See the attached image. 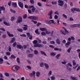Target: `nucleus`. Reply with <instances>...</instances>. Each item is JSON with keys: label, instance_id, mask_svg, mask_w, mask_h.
<instances>
[{"label": "nucleus", "instance_id": "1", "mask_svg": "<svg viewBox=\"0 0 80 80\" xmlns=\"http://www.w3.org/2000/svg\"><path fill=\"white\" fill-rule=\"evenodd\" d=\"M28 18L31 20H37V19L38 18V17L33 16H29L28 17Z\"/></svg>", "mask_w": 80, "mask_h": 80}, {"label": "nucleus", "instance_id": "2", "mask_svg": "<svg viewBox=\"0 0 80 80\" xmlns=\"http://www.w3.org/2000/svg\"><path fill=\"white\" fill-rule=\"evenodd\" d=\"M19 68L18 66H14L12 68V70H13V71L17 72Z\"/></svg>", "mask_w": 80, "mask_h": 80}, {"label": "nucleus", "instance_id": "3", "mask_svg": "<svg viewBox=\"0 0 80 80\" xmlns=\"http://www.w3.org/2000/svg\"><path fill=\"white\" fill-rule=\"evenodd\" d=\"M58 5L60 6L61 7H63L64 4L63 1L61 0H59L58 1Z\"/></svg>", "mask_w": 80, "mask_h": 80}, {"label": "nucleus", "instance_id": "4", "mask_svg": "<svg viewBox=\"0 0 80 80\" xmlns=\"http://www.w3.org/2000/svg\"><path fill=\"white\" fill-rule=\"evenodd\" d=\"M34 47H38L39 48H41L43 47V45L42 44H39V43H37L36 44H35L34 46Z\"/></svg>", "mask_w": 80, "mask_h": 80}, {"label": "nucleus", "instance_id": "5", "mask_svg": "<svg viewBox=\"0 0 80 80\" xmlns=\"http://www.w3.org/2000/svg\"><path fill=\"white\" fill-rule=\"evenodd\" d=\"M35 72L34 71H32V73H31L29 74V75L31 77H33V78H35Z\"/></svg>", "mask_w": 80, "mask_h": 80}, {"label": "nucleus", "instance_id": "6", "mask_svg": "<svg viewBox=\"0 0 80 80\" xmlns=\"http://www.w3.org/2000/svg\"><path fill=\"white\" fill-rule=\"evenodd\" d=\"M52 12V10H51L50 12H49V13L48 14V16H49V19H52V14H53Z\"/></svg>", "mask_w": 80, "mask_h": 80}, {"label": "nucleus", "instance_id": "7", "mask_svg": "<svg viewBox=\"0 0 80 80\" xmlns=\"http://www.w3.org/2000/svg\"><path fill=\"white\" fill-rule=\"evenodd\" d=\"M22 22V18L21 17H19L18 18V19H17L16 23H21Z\"/></svg>", "mask_w": 80, "mask_h": 80}, {"label": "nucleus", "instance_id": "8", "mask_svg": "<svg viewBox=\"0 0 80 80\" xmlns=\"http://www.w3.org/2000/svg\"><path fill=\"white\" fill-rule=\"evenodd\" d=\"M19 6L21 8H23V4L20 2H18Z\"/></svg>", "mask_w": 80, "mask_h": 80}, {"label": "nucleus", "instance_id": "9", "mask_svg": "<svg viewBox=\"0 0 80 80\" xmlns=\"http://www.w3.org/2000/svg\"><path fill=\"white\" fill-rule=\"evenodd\" d=\"M5 10V7L2 6H0V14H1L2 13V12H1V11H2V10L4 11Z\"/></svg>", "mask_w": 80, "mask_h": 80}, {"label": "nucleus", "instance_id": "10", "mask_svg": "<svg viewBox=\"0 0 80 80\" xmlns=\"http://www.w3.org/2000/svg\"><path fill=\"white\" fill-rule=\"evenodd\" d=\"M17 48L18 49H19L20 50V49H22L23 48V46H22V45H18L17 46Z\"/></svg>", "mask_w": 80, "mask_h": 80}, {"label": "nucleus", "instance_id": "11", "mask_svg": "<svg viewBox=\"0 0 80 80\" xmlns=\"http://www.w3.org/2000/svg\"><path fill=\"white\" fill-rule=\"evenodd\" d=\"M27 35H28V37H29V39H30V40H32V36L30 35V34L28 32L27 33Z\"/></svg>", "mask_w": 80, "mask_h": 80}, {"label": "nucleus", "instance_id": "12", "mask_svg": "<svg viewBox=\"0 0 80 80\" xmlns=\"http://www.w3.org/2000/svg\"><path fill=\"white\" fill-rule=\"evenodd\" d=\"M12 6L14 8L17 7V2H12Z\"/></svg>", "mask_w": 80, "mask_h": 80}, {"label": "nucleus", "instance_id": "13", "mask_svg": "<svg viewBox=\"0 0 80 80\" xmlns=\"http://www.w3.org/2000/svg\"><path fill=\"white\" fill-rule=\"evenodd\" d=\"M70 78L71 80H78V78H77V77H73L72 76H71Z\"/></svg>", "mask_w": 80, "mask_h": 80}, {"label": "nucleus", "instance_id": "14", "mask_svg": "<svg viewBox=\"0 0 80 80\" xmlns=\"http://www.w3.org/2000/svg\"><path fill=\"white\" fill-rule=\"evenodd\" d=\"M71 43L70 42L68 41L67 43L65 44L66 47H68L69 46H70V44Z\"/></svg>", "mask_w": 80, "mask_h": 80}, {"label": "nucleus", "instance_id": "15", "mask_svg": "<svg viewBox=\"0 0 80 80\" xmlns=\"http://www.w3.org/2000/svg\"><path fill=\"white\" fill-rule=\"evenodd\" d=\"M23 26L24 27L23 28V30H27L28 29V26H27V25H24Z\"/></svg>", "mask_w": 80, "mask_h": 80}, {"label": "nucleus", "instance_id": "16", "mask_svg": "<svg viewBox=\"0 0 80 80\" xmlns=\"http://www.w3.org/2000/svg\"><path fill=\"white\" fill-rule=\"evenodd\" d=\"M40 30L41 31H42L43 32H45V31H46L47 29L46 28H39Z\"/></svg>", "mask_w": 80, "mask_h": 80}, {"label": "nucleus", "instance_id": "17", "mask_svg": "<svg viewBox=\"0 0 80 80\" xmlns=\"http://www.w3.org/2000/svg\"><path fill=\"white\" fill-rule=\"evenodd\" d=\"M56 52H51L50 53V55H51L52 57H54L56 55Z\"/></svg>", "mask_w": 80, "mask_h": 80}, {"label": "nucleus", "instance_id": "18", "mask_svg": "<svg viewBox=\"0 0 80 80\" xmlns=\"http://www.w3.org/2000/svg\"><path fill=\"white\" fill-rule=\"evenodd\" d=\"M15 38H13L12 39V40L10 42V43H13L14 42H15Z\"/></svg>", "mask_w": 80, "mask_h": 80}, {"label": "nucleus", "instance_id": "19", "mask_svg": "<svg viewBox=\"0 0 80 80\" xmlns=\"http://www.w3.org/2000/svg\"><path fill=\"white\" fill-rule=\"evenodd\" d=\"M40 52L42 55H44V56H47V54H46V53H45V52H44V51H40Z\"/></svg>", "mask_w": 80, "mask_h": 80}, {"label": "nucleus", "instance_id": "20", "mask_svg": "<svg viewBox=\"0 0 80 80\" xmlns=\"http://www.w3.org/2000/svg\"><path fill=\"white\" fill-rule=\"evenodd\" d=\"M56 43L58 45L60 44V39H57L56 41Z\"/></svg>", "mask_w": 80, "mask_h": 80}, {"label": "nucleus", "instance_id": "21", "mask_svg": "<svg viewBox=\"0 0 80 80\" xmlns=\"http://www.w3.org/2000/svg\"><path fill=\"white\" fill-rule=\"evenodd\" d=\"M44 65L46 68H47V69H48L49 68V66H48V65L46 63H44Z\"/></svg>", "mask_w": 80, "mask_h": 80}, {"label": "nucleus", "instance_id": "22", "mask_svg": "<svg viewBox=\"0 0 80 80\" xmlns=\"http://www.w3.org/2000/svg\"><path fill=\"white\" fill-rule=\"evenodd\" d=\"M3 23L4 24V25H7V26H9V25H10L9 23H7V22H6L5 21H4Z\"/></svg>", "mask_w": 80, "mask_h": 80}, {"label": "nucleus", "instance_id": "23", "mask_svg": "<svg viewBox=\"0 0 80 80\" xmlns=\"http://www.w3.org/2000/svg\"><path fill=\"white\" fill-rule=\"evenodd\" d=\"M34 53L35 55H38V52L36 50H34Z\"/></svg>", "mask_w": 80, "mask_h": 80}, {"label": "nucleus", "instance_id": "24", "mask_svg": "<svg viewBox=\"0 0 80 80\" xmlns=\"http://www.w3.org/2000/svg\"><path fill=\"white\" fill-rule=\"evenodd\" d=\"M36 76L38 77H40V72H38L36 73Z\"/></svg>", "mask_w": 80, "mask_h": 80}, {"label": "nucleus", "instance_id": "25", "mask_svg": "<svg viewBox=\"0 0 80 80\" xmlns=\"http://www.w3.org/2000/svg\"><path fill=\"white\" fill-rule=\"evenodd\" d=\"M60 56H61V54H57L56 56V58L57 59H58L59 58V57H60Z\"/></svg>", "mask_w": 80, "mask_h": 80}, {"label": "nucleus", "instance_id": "26", "mask_svg": "<svg viewBox=\"0 0 80 80\" xmlns=\"http://www.w3.org/2000/svg\"><path fill=\"white\" fill-rule=\"evenodd\" d=\"M10 58H11V59H12V58H16V57L14 55H12L11 56Z\"/></svg>", "mask_w": 80, "mask_h": 80}, {"label": "nucleus", "instance_id": "27", "mask_svg": "<svg viewBox=\"0 0 80 80\" xmlns=\"http://www.w3.org/2000/svg\"><path fill=\"white\" fill-rule=\"evenodd\" d=\"M3 59L2 58H0V64H2L3 63Z\"/></svg>", "mask_w": 80, "mask_h": 80}, {"label": "nucleus", "instance_id": "28", "mask_svg": "<svg viewBox=\"0 0 80 80\" xmlns=\"http://www.w3.org/2000/svg\"><path fill=\"white\" fill-rule=\"evenodd\" d=\"M49 22H51L52 23H53V24H54V25H55V24H56V22H55L54 20H49Z\"/></svg>", "mask_w": 80, "mask_h": 80}, {"label": "nucleus", "instance_id": "29", "mask_svg": "<svg viewBox=\"0 0 80 80\" xmlns=\"http://www.w3.org/2000/svg\"><path fill=\"white\" fill-rule=\"evenodd\" d=\"M72 62L73 63V66H75L76 65V62H75V60H72Z\"/></svg>", "mask_w": 80, "mask_h": 80}, {"label": "nucleus", "instance_id": "30", "mask_svg": "<svg viewBox=\"0 0 80 80\" xmlns=\"http://www.w3.org/2000/svg\"><path fill=\"white\" fill-rule=\"evenodd\" d=\"M71 50H72V48H70L67 50V52L68 53H70V51H71Z\"/></svg>", "mask_w": 80, "mask_h": 80}, {"label": "nucleus", "instance_id": "31", "mask_svg": "<svg viewBox=\"0 0 80 80\" xmlns=\"http://www.w3.org/2000/svg\"><path fill=\"white\" fill-rule=\"evenodd\" d=\"M35 33H37L38 35H39L40 34V33L38 32V29H36L35 31Z\"/></svg>", "mask_w": 80, "mask_h": 80}, {"label": "nucleus", "instance_id": "32", "mask_svg": "<svg viewBox=\"0 0 80 80\" xmlns=\"http://www.w3.org/2000/svg\"><path fill=\"white\" fill-rule=\"evenodd\" d=\"M41 34L42 35L44 36L45 35H46V33L45 32H42L41 33Z\"/></svg>", "mask_w": 80, "mask_h": 80}, {"label": "nucleus", "instance_id": "33", "mask_svg": "<svg viewBox=\"0 0 80 80\" xmlns=\"http://www.w3.org/2000/svg\"><path fill=\"white\" fill-rule=\"evenodd\" d=\"M17 30L20 32H23V30L22 29L18 28Z\"/></svg>", "mask_w": 80, "mask_h": 80}, {"label": "nucleus", "instance_id": "34", "mask_svg": "<svg viewBox=\"0 0 80 80\" xmlns=\"http://www.w3.org/2000/svg\"><path fill=\"white\" fill-rule=\"evenodd\" d=\"M16 45H17V42H14L12 44V47H16Z\"/></svg>", "mask_w": 80, "mask_h": 80}, {"label": "nucleus", "instance_id": "35", "mask_svg": "<svg viewBox=\"0 0 80 80\" xmlns=\"http://www.w3.org/2000/svg\"><path fill=\"white\" fill-rule=\"evenodd\" d=\"M2 37L3 38H6V37H7V35H6V34H3V35H2Z\"/></svg>", "mask_w": 80, "mask_h": 80}, {"label": "nucleus", "instance_id": "36", "mask_svg": "<svg viewBox=\"0 0 80 80\" xmlns=\"http://www.w3.org/2000/svg\"><path fill=\"white\" fill-rule=\"evenodd\" d=\"M45 22H47L48 24H51V23H52V22H50V21H48L47 20H46Z\"/></svg>", "mask_w": 80, "mask_h": 80}, {"label": "nucleus", "instance_id": "37", "mask_svg": "<svg viewBox=\"0 0 80 80\" xmlns=\"http://www.w3.org/2000/svg\"><path fill=\"white\" fill-rule=\"evenodd\" d=\"M32 43H33V44H37V40H34L32 42Z\"/></svg>", "mask_w": 80, "mask_h": 80}, {"label": "nucleus", "instance_id": "38", "mask_svg": "<svg viewBox=\"0 0 80 80\" xmlns=\"http://www.w3.org/2000/svg\"><path fill=\"white\" fill-rule=\"evenodd\" d=\"M35 8H34V7H33V8H32V12L33 13L34 12H35Z\"/></svg>", "mask_w": 80, "mask_h": 80}, {"label": "nucleus", "instance_id": "39", "mask_svg": "<svg viewBox=\"0 0 80 80\" xmlns=\"http://www.w3.org/2000/svg\"><path fill=\"white\" fill-rule=\"evenodd\" d=\"M63 7L65 8V9L67 8V4L65 3L64 4Z\"/></svg>", "mask_w": 80, "mask_h": 80}, {"label": "nucleus", "instance_id": "40", "mask_svg": "<svg viewBox=\"0 0 80 80\" xmlns=\"http://www.w3.org/2000/svg\"><path fill=\"white\" fill-rule=\"evenodd\" d=\"M28 57L31 58V57H33V55L32 54H29L28 55Z\"/></svg>", "mask_w": 80, "mask_h": 80}, {"label": "nucleus", "instance_id": "41", "mask_svg": "<svg viewBox=\"0 0 80 80\" xmlns=\"http://www.w3.org/2000/svg\"><path fill=\"white\" fill-rule=\"evenodd\" d=\"M17 61L18 63H20V59L18 58H17Z\"/></svg>", "mask_w": 80, "mask_h": 80}, {"label": "nucleus", "instance_id": "42", "mask_svg": "<svg viewBox=\"0 0 80 80\" xmlns=\"http://www.w3.org/2000/svg\"><path fill=\"white\" fill-rule=\"evenodd\" d=\"M46 34H50L51 32H48V31H47V29L46 30Z\"/></svg>", "mask_w": 80, "mask_h": 80}, {"label": "nucleus", "instance_id": "43", "mask_svg": "<svg viewBox=\"0 0 80 80\" xmlns=\"http://www.w3.org/2000/svg\"><path fill=\"white\" fill-rule=\"evenodd\" d=\"M4 75H6V77H9V73L7 72L5 73Z\"/></svg>", "mask_w": 80, "mask_h": 80}, {"label": "nucleus", "instance_id": "44", "mask_svg": "<svg viewBox=\"0 0 80 80\" xmlns=\"http://www.w3.org/2000/svg\"><path fill=\"white\" fill-rule=\"evenodd\" d=\"M11 12L12 13H16V11H15L11 9Z\"/></svg>", "mask_w": 80, "mask_h": 80}, {"label": "nucleus", "instance_id": "45", "mask_svg": "<svg viewBox=\"0 0 80 80\" xmlns=\"http://www.w3.org/2000/svg\"><path fill=\"white\" fill-rule=\"evenodd\" d=\"M75 9V11H76V12H79L80 11V9L78 8H74Z\"/></svg>", "mask_w": 80, "mask_h": 80}, {"label": "nucleus", "instance_id": "46", "mask_svg": "<svg viewBox=\"0 0 80 80\" xmlns=\"http://www.w3.org/2000/svg\"><path fill=\"white\" fill-rule=\"evenodd\" d=\"M15 19V17H12L11 18V21H14Z\"/></svg>", "mask_w": 80, "mask_h": 80}, {"label": "nucleus", "instance_id": "47", "mask_svg": "<svg viewBox=\"0 0 80 80\" xmlns=\"http://www.w3.org/2000/svg\"><path fill=\"white\" fill-rule=\"evenodd\" d=\"M37 4L39 7H41V6H42V4L40 2H38Z\"/></svg>", "mask_w": 80, "mask_h": 80}, {"label": "nucleus", "instance_id": "48", "mask_svg": "<svg viewBox=\"0 0 80 80\" xmlns=\"http://www.w3.org/2000/svg\"><path fill=\"white\" fill-rule=\"evenodd\" d=\"M8 36L9 37H14V35L13 34H10Z\"/></svg>", "mask_w": 80, "mask_h": 80}, {"label": "nucleus", "instance_id": "49", "mask_svg": "<svg viewBox=\"0 0 80 80\" xmlns=\"http://www.w3.org/2000/svg\"><path fill=\"white\" fill-rule=\"evenodd\" d=\"M53 32H54L53 31H52L50 33L51 36H52V37H53Z\"/></svg>", "mask_w": 80, "mask_h": 80}, {"label": "nucleus", "instance_id": "50", "mask_svg": "<svg viewBox=\"0 0 80 80\" xmlns=\"http://www.w3.org/2000/svg\"><path fill=\"white\" fill-rule=\"evenodd\" d=\"M50 43H51V44H55V42L54 41H51L50 42Z\"/></svg>", "mask_w": 80, "mask_h": 80}, {"label": "nucleus", "instance_id": "51", "mask_svg": "<svg viewBox=\"0 0 80 80\" xmlns=\"http://www.w3.org/2000/svg\"><path fill=\"white\" fill-rule=\"evenodd\" d=\"M57 2H52V5H56V4H57Z\"/></svg>", "mask_w": 80, "mask_h": 80}, {"label": "nucleus", "instance_id": "52", "mask_svg": "<svg viewBox=\"0 0 80 80\" xmlns=\"http://www.w3.org/2000/svg\"><path fill=\"white\" fill-rule=\"evenodd\" d=\"M6 54L7 55H10L11 53L9 52H7Z\"/></svg>", "mask_w": 80, "mask_h": 80}, {"label": "nucleus", "instance_id": "53", "mask_svg": "<svg viewBox=\"0 0 80 80\" xmlns=\"http://www.w3.org/2000/svg\"><path fill=\"white\" fill-rule=\"evenodd\" d=\"M71 10L72 12L73 13H74V11H75V8H71Z\"/></svg>", "mask_w": 80, "mask_h": 80}, {"label": "nucleus", "instance_id": "54", "mask_svg": "<svg viewBox=\"0 0 80 80\" xmlns=\"http://www.w3.org/2000/svg\"><path fill=\"white\" fill-rule=\"evenodd\" d=\"M27 68H28L29 70H31L32 68L31 66H27Z\"/></svg>", "mask_w": 80, "mask_h": 80}, {"label": "nucleus", "instance_id": "55", "mask_svg": "<svg viewBox=\"0 0 80 80\" xmlns=\"http://www.w3.org/2000/svg\"><path fill=\"white\" fill-rule=\"evenodd\" d=\"M8 50L9 52H11V51H12V48H11V47H10V46H9L8 47Z\"/></svg>", "mask_w": 80, "mask_h": 80}, {"label": "nucleus", "instance_id": "56", "mask_svg": "<svg viewBox=\"0 0 80 80\" xmlns=\"http://www.w3.org/2000/svg\"><path fill=\"white\" fill-rule=\"evenodd\" d=\"M64 30H65V32H66V33H68V31L67 30V29L64 28Z\"/></svg>", "mask_w": 80, "mask_h": 80}, {"label": "nucleus", "instance_id": "57", "mask_svg": "<svg viewBox=\"0 0 80 80\" xmlns=\"http://www.w3.org/2000/svg\"><path fill=\"white\" fill-rule=\"evenodd\" d=\"M27 14H25L23 16V18H27Z\"/></svg>", "mask_w": 80, "mask_h": 80}, {"label": "nucleus", "instance_id": "58", "mask_svg": "<svg viewBox=\"0 0 80 80\" xmlns=\"http://www.w3.org/2000/svg\"><path fill=\"white\" fill-rule=\"evenodd\" d=\"M74 27H78L79 24H74Z\"/></svg>", "mask_w": 80, "mask_h": 80}, {"label": "nucleus", "instance_id": "59", "mask_svg": "<svg viewBox=\"0 0 80 80\" xmlns=\"http://www.w3.org/2000/svg\"><path fill=\"white\" fill-rule=\"evenodd\" d=\"M30 2H31V3L32 4H33V3H34V2L33 1V0H30Z\"/></svg>", "mask_w": 80, "mask_h": 80}, {"label": "nucleus", "instance_id": "60", "mask_svg": "<svg viewBox=\"0 0 80 80\" xmlns=\"http://www.w3.org/2000/svg\"><path fill=\"white\" fill-rule=\"evenodd\" d=\"M49 47H50V48H54V46L52 45H50L49 46Z\"/></svg>", "mask_w": 80, "mask_h": 80}, {"label": "nucleus", "instance_id": "61", "mask_svg": "<svg viewBox=\"0 0 80 80\" xmlns=\"http://www.w3.org/2000/svg\"><path fill=\"white\" fill-rule=\"evenodd\" d=\"M58 16L57 15H55L54 16V18L55 19H57V18H58Z\"/></svg>", "mask_w": 80, "mask_h": 80}, {"label": "nucleus", "instance_id": "62", "mask_svg": "<svg viewBox=\"0 0 80 80\" xmlns=\"http://www.w3.org/2000/svg\"><path fill=\"white\" fill-rule=\"evenodd\" d=\"M68 65L70 67H72V64H71V63H70V62L68 63Z\"/></svg>", "mask_w": 80, "mask_h": 80}, {"label": "nucleus", "instance_id": "63", "mask_svg": "<svg viewBox=\"0 0 80 80\" xmlns=\"http://www.w3.org/2000/svg\"><path fill=\"white\" fill-rule=\"evenodd\" d=\"M40 66L41 67H43V62H42L40 64Z\"/></svg>", "mask_w": 80, "mask_h": 80}, {"label": "nucleus", "instance_id": "64", "mask_svg": "<svg viewBox=\"0 0 80 80\" xmlns=\"http://www.w3.org/2000/svg\"><path fill=\"white\" fill-rule=\"evenodd\" d=\"M51 78L52 80H55V77H51Z\"/></svg>", "mask_w": 80, "mask_h": 80}]
</instances>
